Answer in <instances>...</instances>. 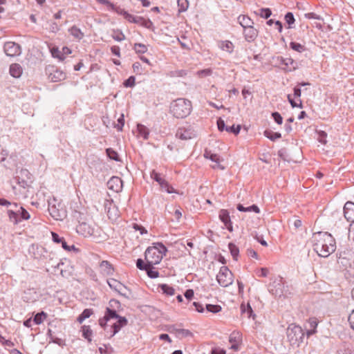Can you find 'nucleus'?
<instances>
[{
	"label": "nucleus",
	"instance_id": "38",
	"mask_svg": "<svg viewBox=\"0 0 354 354\" xmlns=\"http://www.w3.org/2000/svg\"><path fill=\"white\" fill-rule=\"evenodd\" d=\"M112 37L117 41H122L125 39V35L122 32V31L120 29H113L112 30Z\"/></svg>",
	"mask_w": 354,
	"mask_h": 354
},
{
	"label": "nucleus",
	"instance_id": "19",
	"mask_svg": "<svg viewBox=\"0 0 354 354\" xmlns=\"http://www.w3.org/2000/svg\"><path fill=\"white\" fill-rule=\"evenodd\" d=\"M204 157L215 162V165L212 166L213 169H220L221 170L225 169V167L220 164L221 158L218 154L214 153L211 151L205 150Z\"/></svg>",
	"mask_w": 354,
	"mask_h": 354
},
{
	"label": "nucleus",
	"instance_id": "26",
	"mask_svg": "<svg viewBox=\"0 0 354 354\" xmlns=\"http://www.w3.org/2000/svg\"><path fill=\"white\" fill-rule=\"evenodd\" d=\"M30 252L33 253L35 259H40L42 257H44L45 254L47 253V251L44 247L34 245L30 248Z\"/></svg>",
	"mask_w": 354,
	"mask_h": 354
},
{
	"label": "nucleus",
	"instance_id": "52",
	"mask_svg": "<svg viewBox=\"0 0 354 354\" xmlns=\"http://www.w3.org/2000/svg\"><path fill=\"white\" fill-rule=\"evenodd\" d=\"M136 266L138 269L141 270H146L148 267H152L151 265L149 264L146 261V263L144 262V261L142 259H138L136 261Z\"/></svg>",
	"mask_w": 354,
	"mask_h": 354
},
{
	"label": "nucleus",
	"instance_id": "15",
	"mask_svg": "<svg viewBox=\"0 0 354 354\" xmlns=\"http://www.w3.org/2000/svg\"><path fill=\"white\" fill-rule=\"evenodd\" d=\"M127 20L131 23L140 24L142 26L148 29H151L153 27V24L150 19H146L142 17L134 16L133 15L129 14Z\"/></svg>",
	"mask_w": 354,
	"mask_h": 354
},
{
	"label": "nucleus",
	"instance_id": "11",
	"mask_svg": "<svg viewBox=\"0 0 354 354\" xmlns=\"http://www.w3.org/2000/svg\"><path fill=\"white\" fill-rule=\"evenodd\" d=\"M269 292L275 297H286L287 290L285 289L284 283L282 279L274 281L269 285Z\"/></svg>",
	"mask_w": 354,
	"mask_h": 354
},
{
	"label": "nucleus",
	"instance_id": "62",
	"mask_svg": "<svg viewBox=\"0 0 354 354\" xmlns=\"http://www.w3.org/2000/svg\"><path fill=\"white\" fill-rule=\"evenodd\" d=\"M109 308H111V309H116V308H120V303L119 301H118L117 299H112L109 301Z\"/></svg>",
	"mask_w": 354,
	"mask_h": 354
},
{
	"label": "nucleus",
	"instance_id": "13",
	"mask_svg": "<svg viewBox=\"0 0 354 354\" xmlns=\"http://www.w3.org/2000/svg\"><path fill=\"white\" fill-rule=\"evenodd\" d=\"M3 50L7 56L15 57L21 53V48L19 44L13 41H7L4 44Z\"/></svg>",
	"mask_w": 354,
	"mask_h": 354
},
{
	"label": "nucleus",
	"instance_id": "17",
	"mask_svg": "<svg viewBox=\"0 0 354 354\" xmlns=\"http://www.w3.org/2000/svg\"><path fill=\"white\" fill-rule=\"evenodd\" d=\"M218 217L221 221L225 225L226 229L232 232L233 231V227L228 210L224 209H221L219 211Z\"/></svg>",
	"mask_w": 354,
	"mask_h": 354
},
{
	"label": "nucleus",
	"instance_id": "22",
	"mask_svg": "<svg viewBox=\"0 0 354 354\" xmlns=\"http://www.w3.org/2000/svg\"><path fill=\"white\" fill-rule=\"evenodd\" d=\"M335 241L333 237V243H330V245L328 243L324 244L322 252H319L317 254L322 257H328L331 253L335 251Z\"/></svg>",
	"mask_w": 354,
	"mask_h": 354
},
{
	"label": "nucleus",
	"instance_id": "6",
	"mask_svg": "<svg viewBox=\"0 0 354 354\" xmlns=\"http://www.w3.org/2000/svg\"><path fill=\"white\" fill-rule=\"evenodd\" d=\"M30 176V173L28 169H21L16 171V176L14 177L12 183L21 188H28L32 183Z\"/></svg>",
	"mask_w": 354,
	"mask_h": 354
},
{
	"label": "nucleus",
	"instance_id": "45",
	"mask_svg": "<svg viewBox=\"0 0 354 354\" xmlns=\"http://www.w3.org/2000/svg\"><path fill=\"white\" fill-rule=\"evenodd\" d=\"M255 14L259 15L263 19H268L271 15L272 11L270 8H261L259 12H255Z\"/></svg>",
	"mask_w": 354,
	"mask_h": 354
},
{
	"label": "nucleus",
	"instance_id": "54",
	"mask_svg": "<svg viewBox=\"0 0 354 354\" xmlns=\"http://www.w3.org/2000/svg\"><path fill=\"white\" fill-rule=\"evenodd\" d=\"M147 273V275L151 279H156L159 276V272L157 270L153 269V267H148V268L145 270Z\"/></svg>",
	"mask_w": 354,
	"mask_h": 354
},
{
	"label": "nucleus",
	"instance_id": "9",
	"mask_svg": "<svg viewBox=\"0 0 354 354\" xmlns=\"http://www.w3.org/2000/svg\"><path fill=\"white\" fill-rule=\"evenodd\" d=\"M216 280L220 286L227 287L233 282V274L226 266H222L216 276Z\"/></svg>",
	"mask_w": 354,
	"mask_h": 354
},
{
	"label": "nucleus",
	"instance_id": "34",
	"mask_svg": "<svg viewBox=\"0 0 354 354\" xmlns=\"http://www.w3.org/2000/svg\"><path fill=\"white\" fill-rule=\"evenodd\" d=\"M264 136L272 141L281 138V134L279 132H274L272 130L266 129L263 133Z\"/></svg>",
	"mask_w": 354,
	"mask_h": 354
},
{
	"label": "nucleus",
	"instance_id": "8",
	"mask_svg": "<svg viewBox=\"0 0 354 354\" xmlns=\"http://www.w3.org/2000/svg\"><path fill=\"white\" fill-rule=\"evenodd\" d=\"M76 232L84 236V237H92L93 239H97L98 237V228L95 229L93 226L86 223L82 222L76 227Z\"/></svg>",
	"mask_w": 354,
	"mask_h": 354
},
{
	"label": "nucleus",
	"instance_id": "55",
	"mask_svg": "<svg viewBox=\"0 0 354 354\" xmlns=\"http://www.w3.org/2000/svg\"><path fill=\"white\" fill-rule=\"evenodd\" d=\"M150 176L152 179H153L155 181H156L159 185L162 183V181L165 180L162 178H161L160 174L158 172H156L155 170H152Z\"/></svg>",
	"mask_w": 354,
	"mask_h": 354
},
{
	"label": "nucleus",
	"instance_id": "36",
	"mask_svg": "<svg viewBox=\"0 0 354 354\" xmlns=\"http://www.w3.org/2000/svg\"><path fill=\"white\" fill-rule=\"evenodd\" d=\"M106 153L108 158L111 160H115L116 162H120L121 159L119 156V154L116 151H115L112 148H107L106 149Z\"/></svg>",
	"mask_w": 354,
	"mask_h": 354
},
{
	"label": "nucleus",
	"instance_id": "56",
	"mask_svg": "<svg viewBox=\"0 0 354 354\" xmlns=\"http://www.w3.org/2000/svg\"><path fill=\"white\" fill-rule=\"evenodd\" d=\"M51 53L53 57H57L60 60H64L65 58L63 53L59 50L58 48H53L51 50Z\"/></svg>",
	"mask_w": 354,
	"mask_h": 354
},
{
	"label": "nucleus",
	"instance_id": "4",
	"mask_svg": "<svg viewBox=\"0 0 354 354\" xmlns=\"http://www.w3.org/2000/svg\"><path fill=\"white\" fill-rule=\"evenodd\" d=\"M48 212L54 219L57 221H62L66 217V210L64 208L63 205L60 202H57L55 197L48 199Z\"/></svg>",
	"mask_w": 354,
	"mask_h": 354
},
{
	"label": "nucleus",
	"instance_id": "46",
	"mask_svg": "<svg viewBox=\"0 0 354 354\" xmlns=\"http://www.w3.org/2000/svg\"><path fill=\"white\" fill-rule=\"evenodd\" d=\"M133 50L138 54H143L147 51V47L141 43H136L133 46Z\"/></svg>",
	"mask_w": 354,
	"mask_h": 354
},
{
	"label": "nucleus",
	"instance_id": "58",
	"mask_svg": "<svg viewBox=\"0 0 354 354\" xmlns=\"http://www.w3.org/2000/svg\"><path fill=\"white\" fill-rule=\"evenodd\" d=\"M272 117L274 122L278 124H281L283 122V118L279 112H273Z\"/></svg>",
	"mask_w": 354,
	"mask_h": 354
},
{
	"label": "nucleus",
	"instance_id": "33",
	"mask_svg": "<svg viewBox=\"0 0 354 354\" xmlns=\"http://www.w3.org/2000/svg\"><path fill=\"white\" fill-rule=\"evenodd\" d=\"M68 31L73 37H74L75 39H77L79 40L82 39L84 36V34L76 26H73L68 30Z\"/></svg>",
	"mask_w": 354,
	"mask_h": 354
},
{
	"label": "nucleus",
	"instance_id": "25",
	"mask_svg": "<svg viewBox=\"0 0 354 354\" xmlns=\"http://www.w3.org/2000/svg\"><path fill=\"white\" fill-rule=\"evenodd\" d=\"M9 73L15 78H19L23 73V68L19 64H12L10 66Z\"/></svg>",
	"mask_w": 354,
	"mask_h": 354
},
{
	"label": "nucleus",
	"instance_id": "28",
	"mask_svg": "<svg viewBox=\"0 0 354 354\" xmlns=\"http://www.w3.org/2000/svg\"><path fill=\"white\" fill-rule=\"evenodd\" d=\"M238 21L243 29L254 25L253 21L249 17L245 15H239L238 17Z\"/></svg>",
	"mask_w": 354,
	"mask_h": 354
},
{
	"label": "nucleus",
	"instance_id": "43",
	"mask_svg": "<svg viewBox=\"0 0 354 354\" xmlns=\"http://www.w3.org/2000/svg\"><path fill=\"white\" fill-rule=\"evenodd\" d=\"M46 317L47 314L44 311H41L40 313H37L35 315L33 318V322H35V324H41L44 322V319L46 318Z\"/></svg>",
	"mask_w": 354,
	"mask_h": 354
},
{
	"label": "nucleus",
	"instance_id": "18",
	"mask_svg": "<svg viewBox=\"0 0 354 354\" xmlns=\"http://www.w3.org/2000/svg\"><path fill=\"white\" fill-rule=\"evenodd\" d=\"M128 323L126 317H119V319L110 326V336L109 338L113 337L117 333L119 332L121 328L125 326Z\"/></svg>",
	"mask_w": 354,
	"mask_h": 354
},
{
	"label": "nucleus",
	"instance_id": "10",
	"mask_svg": "<svg viewBox=\"0 0 354 354\" xmlns=\"http://www.w3.org/2000/svg\"><path fill=\"white\" fill-rule=\"evenodd\" d=\"M145 259L147 263L151 266L158 264L162 257L160 252L156 248V247L150 246L147 248L145 252Z\"/></svg>",
	"mask_w": 354,
	"mask_h": 354
},
{
	"label": "nucleus",
	"instance_id": "39",
	"mask_svg": "<svg viewBox=\"0 0 354 354\" xmlns=\"http://www.w3.org/2000/svg\"><path fill=\"white\" fill-rule=\"evenodd\" d=\"M173 328L176 335L180 337H192L193 335L192 333L187 329L175 328L174 326Z\"/></svg>",
	"mask_w": 354,
	"mask_h": 354
},
{
	"label": "nucleus",
	"instance_id": "51",
	"mask_svg": "<svg viewBox=\"0 0 354 354\" xmlns=\"http://www.w3.org/2000/svg\"><path fill=\"white\" fill-rule=\"evenodd\" d=\"M221 307L219 305L206 304V310L209 313H217L221 310Z\"/></svg>",
	"mask_w": 354,
	"mask_h": 354
},
{
	"label": "nucleus",
	"instance_id": "20",
	"mask_svg": "<svg viewBox=\"0 0 354 354\" xmlns=\"http://www.w3.org/2000/svg\"><path fill=\"white\" fill-rule=\"evenodd\" d=\"M108 188L115 192H119L122 188V180L117 176L111 177L107 182Z\"/></svg>",
	"mask_w": 354,
	"mask_h": 354
},
{
	"label": "nucleus",
	"instance_id": "42",
	"mask_svg": "<svg viewBox=\"0 0 354 354\" xmlns=\"http://www.w3.org/2000/svg\"><path fill=\"white\" fill-rule=\"evenodd\" d=\"M82 336L86 339L89 342H91V335L93 334L92 330L90 328L89 326H83L82 327Z\"/></svg>",
	"mask_w": 354,
	"mask_h": 354
},
{
	"label": "nucleus",
	"instance_id": "29",
	"mask_svg": "<svg viewBox=\"0 0 354 354\" xmlns=\"http://www.w3.org/2000/svg\"><path fill=\"white\" fill-rule=\"evenodd\" d=\"M241 313L243 314L246 315L248 318L252 317L253 319H254L256 315L254 313L253 310L250 304H248L247 305L242 304L241 305Z\"/></svg>",
	"mask_w": 354,
	"mask_h": 354
},
{
	"label": "nucleus",
	"instance_id": "24",
	"mask_svg": "<svg viewBox=\"0 0 354 354\" xmlns=\"http://www.w3.org/2000/svg\"><path fill=\"white\" fill-rule=\"evenodd\" d=\"M100 272L105 276L113 275L115 270L113 266L108 261H102L100 264Z\"/></svg>",
	"mask_w": 354,
	"mask_h": 354
},
{
	"label": "nucleus",
	"instance_id": "7",
	"mask_svg": "<svg viewBox=\"0 0 354 354\" xmlns=\"http://www.w3.org/2000/svg\"><path fill=\"white\" fill-rule=\"evenodd\" d=\"M353 261V255L351 251H340L337 254V264L342 270H347L351 267Z\"/></svg>",
	"mask_w": 354,
	"mask_h": 354
},
{
	"label": "nucleus",
	"instance_id": "37",
	"mask_svg": "<svg viewBox=\"0 0 354 354\" xmlns=\"http://www.w3.org/2000/svg\"><path fill=\"white\" fill-rule=\"evenodd\" d=\"M93 314L92 309L90 308H86L83 310V312L78 316L77 318V321L82 324L86 319L91 317V315Z\"/></svg>",
	"mask_w": 354,
	"mask_h": 354
},
{
	"label": "nucleus",
	"instance_id": "2",
	"mask_svg": "<svg viewBox=\"0 0 354 354\" xmlns=\"http://www.w3.org/2000/svg\"><path fill=\"white\" fill-rule=\"evenodd\" d=\"M7 214L9 221L15 225L30 218L29 212L17 203H13L12 209L7 210Z\"/></svg>",
	"mask_w": 354,
	"mask_h": 354
},
{
	"label": "nucleus",
	"instance_id": "64",
	"mask_svg": "<svg viewBox=\"0 0 354 354\" xmlns=\"http://www.w3.org/2000/svg\"><path fill=\"white\" fill-rule=\"evenodd\" d=\"M278 156L283 160H288L287 150L286 148H282L278 151Z\"/></svg>",
	"mask_w": 354,
	"mask_h": 354
},
{
	"label": "nucleus",
	"instance_id": "48",
	"mask_svg": "<svg viewBox=\"0 0 354 354\" xmlns=\"http://www.w3.org/2000/svg\"><path fill=\"white\" fill-rule=\"evenodd\" d=\"M138 130L139 131L140 135L145 140L148 138L149 131V129L142 124L138 125Z\"/></svg>",
	"mask_w": 354,
	"mask_h": 354
},
{
	"label": "nucleus",
	"instance_id": "57",
	"mask_svg": "<svg viewBox=\"0 0 354 354\" xmlns=\"http://www.w3.org/2000/svg\"><path fill=\"white\" fill-rule=\"evenodd\" d=\"M241 130V126L238 125L236 127H234V125L232 126H227L225 128V131L229 133H232L234 135H238Z\"/></svg>",
	"mask_w": 354,
	"mask_h": 354
},
{
	"label": "nucleus",
	"instance_id": "50",
	"mask_svg": "<svg viewBox=\"0 0 354 354\" xmlns=\"http://www.w3.org/2000/svg\"><path fill=\"white\" fill-rule=\"evenodd\" d=\"M286 22L288 25L289 28H292V25L295 23V19L293 14L291 12H288L285 15L284 17Z\"/></svg>",
	"mask_w": 354,
	"mask_h": 354
},
{
	"label": "nucleus",
	"instance_id": "47",
	"mask_svg": "<svg viewBox=\"0 0 354 354\" xmlns=\"http://www.w3.org/2000/svg\"><path fill=\"white\" fill-rule=\"evenodd\" d=\"M177 4L179 12H185L189 7V1L187 0H178Z\"/></svg>",
	"mask_w": 354,
	"mask_h": 354
},
{
	"label": "nucleus",
	"instance_id": "60",
	"mask_svg": "<svg viewBox=\"0 0 354 354\" xmlns=\"http://www.w3.org/2000/svg\"><path fill=\"white\" fill-rule=\"evenodd\" d=\"M304 16H305V17L306 19H317V20H322L323 19L322 17L320 15H317V14H316L315 12L306 13L304 15Z\"/></svg>",
	"mask_w": 354,
	"mask_h": 354
},
{
	"label": "nucleus",
	"instance_id": "63",
	"mask_svg": "<svg viewBox=\"0 0 354 354\" xmlns=\"http://www.w3.org/2000/svg\"><path fill=\"white\" fill-rule=\"evenodd\" d=\"M217 127H218V129L220 131H223L224 130L225 131V128L227 127V125H225V121L222 118H219L217 120Z\"/></svg>",
	"mask_w": 354,
	"mask_h": 354
},
{
	"label": "nucleus",
	"instance_id": "21",
	"mask_svg": "<svg viewBox=\"0 0 354 354\" xmlns=\"http://www.w3.org/2000/svg\"><path fill=\"white\" fill-rule=\"evenodd\" d=\"M344 214L345 218L351 223L354 222V203L348 201L344 207Z\"/></svg>",
	"mask_w": 354,
	"mask_h": 354
},
{
	"label": "nucleus",
	"instance_id": "12",
	"mask_svg": "<svg viewBox=\"0 0 354 354\" xmlns=\"http://www.w3.org/2000/svg\"><path fill=\"white\" fill-rule=\"evenodd\" d=\"M46 74L50 81L57 82L66 79V73L55 66H49L46 68Z\"/></svg>",
	"mask_w": 354,
	"mask_h": 354
},
{
	"label": "nucleus",
	"instance_id": "44",
	"mask_svg": "<svg viewBox=\"0 0 354 354\" xmlns=\"http://www.w3.org/2000/svg\"><path fill=\"white\" fill-rule=\"evenodd\" d=\"M290 47L293 50L297 51L298 53H303L306 50L305 46L295 41H291L290 43Z\"/></svg>",
	"mask_w": 354,
	"mask_h": 354
},
{
	"label": "nucleus",
	"instance_id": "35",
	"mask_svg": "<svg viewBox=\"0 0 354 354\" xmlns=\"http://www.w3.org/2000/svg\"><path fill=\"white\" fill-rule=\"evenodd\" d=\"M158 288L161 290L162 293L165 294L166 295L172 296L175 294L174 288L167 284H160Z\"/></svg>",
	"mask_w": 354,
	"mask_h": 354
},
{
	"label": "nucleus",
	"instance_id": "41",
	"mask_svg": "<svg viewBox=\"0 0 354 354\" xmlns=\"http://www.w3.org/2000/svg\"><path fill=\"white\" fill-rule=\"evenodd\" d=\"M228 248L234 260H237L239 254V248L233 243H230L228 244Z\"/></svg>",
	"mask_w": 354,
	"mask_h": 354
},
{
	"label": "nucleus",
	"instance_id": "5",
	"mask_svg": "<svg viewBox=\"0 0 354 354\" xmlns=\"http://www.w3.org/2000/svg\"><path fill=\"white\" fill-rule=\"evenodd\" d=\"M286 334L288 341L292 345H299L300 343L303 342L305 336V333L301 327L294 324L288 326Z\"/></svg>",
	"mask_w": 354,
	"mask_h": 354
},
{
	"label": "nucleus",
	"instance_id": "16",
	"mask_svg": "<svg viewBox=\"0 0 354 354\" xmlns=\"http://www.w3.org/2000/svg\"><path fill=\"white\" fill-rule=\"evenodd\" d=\"M107 283L111 289L118 292L120 295L126 298L129 297L127 295V292H122V290H127V288L119 281L115 279H107Z\"/></svg>",
	"mask_w": 354,
	"mask_h": 354
},
{
	"label": "nucleus",
	"instance_id": "59",
	"mask_svg": "<svg viewBox=\"0 0 354 354\" xmlns=\"http://www.w3.org/2000/svg\"><path fill=\"white\" fill-rule=\"evenodd\" d=\"M288 100L291 104V106L294 107H302V103L300 99H299V103L298 104L296 101L294 100V99L292 97L291 95H288Z\"/></svg>",
	"mask_w": 354,
	"mask_h": 354
},
{
	"label": "nucleus",
	"instance_id": "14",
	"mask_svg": "<svg viewBox=\"0 0 354 354\" xmlns=\"http://www.w3.org/2000/svg\"><path fill=\"white\" fill-rule=\"evenodd\" d=\"M176 137L186 140L196 137V132L190 126L180 127L176 132Z\"/></svg>",
	"mask_w": 354,
	"mask_h": 354
},
{
	"label": "nucleus",
	"instance_id": "40",
	"mask_svg": "<svg viewBox=\"0 0 354 354\" xmlns=\"http://www.w3.org/2000/svg\"><path fill=\"white\" fill-rule=\"evenodd\" d=\"M220 47L223 50L227 51L229 53H232L234 50V44L230 41H222Z\"/></svg>",
	"mask_w": 354,
	"mask_h": 354
},
{
	"label": "nucleus",
	"instance_id": "1",
	"mask_svg": "<svg viewBox=\"0 0 354 354\" xmlns=\"http://www.w3.org/2000/svg\"><path fill=\"white\" fill-rule=\"evenodd\" d=\"M192 111V103L185 98H178L170 105V111L177 118H184L189 115Z\"/></svg>",
	"mask_w": 354,
	"mask_h": 354
},
{
	"label": "nucleus",
	"instance_id": "30",
	"mask_svg": "<svg viewBox=\"0 0 354 354\" xmlns=\"http://www.w3.org/2000/svg\"><path fill=\"white\" fill-rule=\"evenodd\" d=\"M107 6L109 7V8L118 15H122L125 19H127L128 16L129 15V13L127 12L126 10H124L123 8H121L119 6H115L113 3L111 2V4H106Z\"/></svg>",
	"mask_w": 354,
	"mask_h": 354
},
{
	"label": "nucleus",
	"instance_id": "49",
	"mask_svg": "<svg viewBox=\"0 0 354 354\" xmlns=\"http://www.w3.org/2000/svg\"><path fill=\"white\" fill-rule=\"evenodd\" d=\"M153 247H156V248L158 250L159 252H160V254H162V257L163 256H165L167 252V248L160 242H157L153 243Z\"/></svg>",
	"mask_w": 354,
	"mask_h": 354
},
{
	"label": "nucleus",
	"instance_id": "32",
	"mask_svg": "<svg viewBox=\"0 0 354 354\" xmlns=\"http://www.w3.org/2000/svg\"><path fill=\"white\" fill-rule=\"evenodd\" d=\"M104 317L109 320L110 321L111 319H119V317H122V316L119 315L117 312H116V310L115 309H111V308L109 307H107L106 308V312H105V314H104Z\"/></svg>",
	"mask_w": 354,
	"mask_h": 354
},
{
	"label": "nucleus",
	"instance_id": "53",
	"mask_svg": "<svg viewBox=\"0 0 354 354\" xmlns=\"http://www.w3.org/2000/svg\"><path fill=\"white\" fill-rule=\"evenodd\" d=\"M136 83V78L134 76H130L128 79L124 81L123 85L127 88H132Z\"/></svg>",
	"mask_w": 354,
	"mask_h": 354
},
{
	"label": "nucleus",
	"instance_id": "23",
	"mask_svg": "<svg viewBox=\"0 0 354 354\" xmlns=\"http://www.w3.org/2000/svg\"><path fill=\"white\" fill-rule=\"evenodd\" d=\"M243 35L247 41H253L258 35V31L253 26L243 29Z\"/></svg>",
	"mask_w": 354,
	"mask_h": 354
},
{
	"label": "nucleus",
	"instance_id": "31",
	"mask_svg": "<svg viewBox=\"0 0 354 354\" xmlns=\"http://www.w3.org/2000/svg\"><path fill=\"white\" fill-rule=\"evenodd\" d=\"M297 68V62L290 57L287 58L285 63V66L282 67V69L286 71H292Z\"/></svg>",
	"mask_w": 354,
	"mask_h": 354
},
{
	"label": "nucleus",
	"instance_id": "27",
	"mask_svg": "<svg viewBox=\"0 0 354 354\" xmlns=\"http://www.w3.org/2000/svg\"><path fill=\"white\" fill-rule=\"evenodd\" d=\"M239 333H232L229 337V342L231 343L230 348L234 351L239 349Z\"/></svg>",
	"mask_w": 354,
	"mask_h": 354
},
{
	"label": "nucleus",
	"instance_id": "3",
	"mask_svg": "<svg viewBox=\"0 0 354 354\" xmlns=\"http://www.w3.org/2000/svg\"><path fill=\"white\" fill-rule=\"evenodd\" d=\"M313 250L318 254L322 252L324 244L333 243V236L330 234L326 232H318L313 234L311 238Z\"/></svg>",
	"mask_w": 354,
	"mask_h": 354
},
{
	"label": "nucleus",
	"instance_id": "61",
	"mask_svg": "<svg viewBox=\"0 0 354 354\" xmlns=\"http://www.w3.org/2000/svg\"><path fill=\"white\" fill-rule=\"evenodd\" d=\"M124 125V115L122 114L120 115V117L118 119V124L115 125V128H117V129L118 131H122Z\"/></svg>",
	"mask_w": 354,
	"mask_h": 354
}]
</instances>
